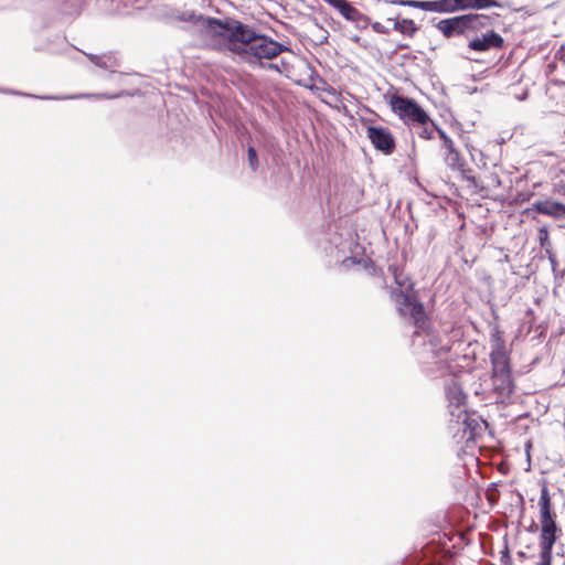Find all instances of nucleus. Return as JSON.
<instances>
[{
	"mask_svg": "<svg viewBox=\"0 0 565 565\" xmlns=\"http://www.w3.org/2000/svg\"><path fill=\"white\" fill-rule=\"evenodd\" d=\"M393 276L398 289L392 296L397 309L404 318L414 323L416 330L413 334V345L417 355L426 366L427 372L434 375H445L450 372V341L428 328V320L423 305L417 301L413 284L409 278L397 268H393Z\"/></svg>",
	"mask_w": 565,
	"mask_h": 565,
	"instance_id": "nucleus-1",
	"label": "nucleus"
},
{
	"mask_svg": "<svg viewBox=\"0 0 565 565\" xmlns=\"http://www.w3.org/2000/svg\"><path fill=\"white\" fill-rule=\"evenodd\" d=\"M289 51L287 46L273 39L257 34L248 25L244 24L241 36L234 43V55L241 61L257 64L262 60H273L281 52Z\"/></svg>",
	"mask_w": 565,
	"mask_h": 565,
	"instance_id": "nucleus-2",
	"label": "nucleus"
},
{
	"mask_svg": "<svg viewBox=\"0 0 565 565\" xmlns=\"http://www.w3.org/2000/svg\"><path fill=\"white\" fill-rule=\"evenodd\" d=\"M243 28L244 24L236 20H220L203 15L198 30L209 44L233 54L234 43L238 41Z\"/></svg>",
	"mask_w": 565,
	"mask_h": 565,
	"instance_id": "nucleus-3",
	"label": "nucleus"
},
{
	"mask_svg": "<svg viewBox=\"0 0 565 565\" xmlns=\"http://www.w3.org/2000/svg\"><path fill=\"white\" fill-rule=\"evenodd\" d=\"M540 505V559L537 565H552V550L556 542V532L558 531L555 522V513L552 512L551 498L546 487L541 490L539 500Z\"/></svg>",
	"mask_w": 565,
	"mask_h": 565,
	"instance_id": "nucleus-4",
	"label": "nucleus"
},
{
	"mask_svg": "<svg viewBox=\"0 0 565 565\" xmlns=\"http://www.w3.org/2000/svg\"><path fill=\"white\" fill-rule=\"evenodd\" d=\"M391 104L393 110L405 121L425 124L429 119L428 114L413 99L395 96Z\"/></svg>",
	"mask_w": 565,
	"mask_h": 565,
	"instance_id": "nucleus-5",
	"label": "nucleus"
},
{
	"mask_svg": "<svg viewBox=\"0 0 565 565\" xmlns=\"http://www.w3.org/2000/svg\"><path fill=\"white\" fill-rule=\"evenodd\" d=\"M367 138L377 150L386 154L392 153L395 148L394 137L386 128L375 126L367 127Z\"/></svg>",
	"mask_w": 565,
	"mask_h": 565,
	"instance_id": "nucleus-6",
	"label": "nucleus"
},
{
	"mask_svg": "<svg viewBox=\"0 0 565 565\" xmlns=\"http://www.w3.org/2000/svg\"><path fill=\"white\" fill-rule=\"evenodd\" d=\"M503 44L504 40L499 33L494 31H487L481 36L472 39L469 42L468 47L477 52H486L491 49H502Z\"/></svg>",
	"mask_w": 565,
	"mask_h": 565,
	"instance_id": "nucleus-7",
	"label": "nucleus"
},
{
	"mask_svg": "<svg viewBox=\"0 0 565 565\" xmlns=\"http://www.w3.org/2000/svg\"><path fill=\"white\" fill-rule=\"evenodd\" d=\"M465 21L463 15L452 17L440 20L436 28L445 38L449 39L454 35H462L466 32Z\"/></svg>",
	"mask_w": 565,
	"mask_h": 565,
	"instance_id": "nucleus-8",
	"label": "nucleus"
},
{
	"mask_svg": "<svg viewBox=\"0 0 565 565\" xmlns=\"http://www.w3.org/2000/svg\"><path fill=\"white\" fill-rule=\"evenodd\" d=\"M491 379L493 390L501 398H505L511 395L514 387L511 373L492 374Z\"/></svg>",
	"mask_w": 565,
	"mask_h": 565,
	"instance_id": "nucleus-9",
	"label": "nucleus"
},
{
	"mask_svg": "<svg viewBox=\"0 0 565 565\" xmlns=\"http://www.w3.org/2000/svg\"><path fill=\"white\" fill-rule=\"evenodd\" d=\"M170 18L174 21L190 23L198 29L203 14L196 12L193 9L180 8L173 9L170 13Z\"/></svg>",
	"mask_w": 565,
	"mask_h": 565,
	"instance_id": "nucleus-10",
	"label": "nucleus"
},
{
	"mask_svg": "<svg viewBox=\"0 0 565 565\" xmlns=\"http://www.w3.org/2000/svg\"><path fill=\"white\" fill-rule=\"evenodd\" d=\"M492 374L511 373L509 352H490Z\"/></svg>",
	"mask_w": 565,
	"mask_h": 565,
	"instance_id": "nucleus-11",
	"label": "nucleus"
},
{
	"mask_svg": "<svg viewBox=\"0 0 565 565\" xmlns=\"http://www.w3.org/2000/svg\"><path fill=\"white\" fill-rule=\"evenodd\" d=\"M463 17L466 20L465 21L466 31L467 30L477 31V30L483 29L486 26H489L492 22L491 17H489L487 14L469 13V14H463Z\"/></svg>",
	"mask_w": 565,
	"mask_h": 565,
	"instance_id": "nucleus-12",
	"label": "nucleus"
},
{
	"mask_svg": "<svg viewBox=\"0 0 565 565\" xmlns=\"http://www.w3.org/2000/svg\"><path fill=\"white\" fill-rule=\"evenodd\" d=\"M388 22H392V29L402 33L403 35L413 38L417 31L418 26L416 23L411 19H387Z\"/></svg>",
	"mask_w": 565,
	"mask_h": 565,
	"instance_id": "nucleus-13",
	"label": "nucleus"
},
{
	"mask_svg": "<svg viewBox=\"0 0 565 565\" xmlns=\"http://www.w3.org/2000/svg\"><path fill=\"white\" fill-rule=\"evenodd\" d=\"M460 10L459 0H433L429 1V12L451 13Z\"/></svg>",
	"mask_w": 565,
	"mask_h": 565,
	"instance_id": "nucleus-14",
	"label": "nucleus"
},
{
	"mask_svg": "<svg viewBox=\"0 0 565 565\" xmlns=\"http://www.w3.org/2000/svg\"><path fill=\"white\" fill-rule=\"evenodd\" d=\"M501 8L497 0H459L460 10H483L489 8Z\"/></svg>",
	"mask_w": 565,
	"mask_h": 565,
	"instance_id": "nucleus-15",
	"label": "nucleus"
},
{
	"mask_svg": "<svg viewBox=\"0 0 565 565\" xmlns=\"http://www.w3.org/2000/svg\"><path fill=\"white\" fill-rule=\"evenodd\" d=\"M535 210L545 215L559 216L565 214V206L561 203L553 201H542L535 203Z\"/></svg>",
	"mask_w": 565,
	"mask_h": 565,
	"instance_id": "nucleus-16",
	"label": "nucleus"
},
{
	"mask_svg": "<svg viewBox=\"0 0 565 565\" xmlns=\"http://www.w3.org/2000/svg\"><path fill=\"white\" fill-rule=\"evenodd\" d=\"M446 394L451 406L460 407L465 403L466 395L456 383L447 387Z\"/></svg>",
	"mask_w": 565,
	"mask_h": 565,
	"instance_id": "nucleus-17",
	"label": "nucleus"
},
{
	"mask_svg": "<svg viewBox=\"0 0 565 565\" xmlns=\"http://www.w3.org/2000/svg\"><path fill=\"white\" fill-rule=\"evenodd\" d=\"M490 347L491 352L508 351L503 339V332L498 327H494L490 333Z\"/></svg>",
	"mask_w": 565,
	"mask_h": 565,
	"instance_id": "nucleus-18",
	"label": "nucleus"
},
{
	"mask_svg": "<svg viewBox=\"0 0 565 565\" xmlns=\"http://www.w3.org/2000/svg\"><path fill=\"white\" fill-rule=\"evenodd\" d=\"M87 57L92 63L97 65L102 68H113L117 65L116 60L111 55L103 54V55H95V54H87Z\"/></svg>",
	"mask_w": 565,
	"mask_h": 565,
	"instance_id": "nucleus-19",
	"label": "nucleus"
},
{
	"mask_svg": "<svg viewBox=\"0 0 565 565\" xmlns=\"http://www.w3.org/2000/svg\"><path fill=\"white\" fill-rule=\"evenodd\" d=\"M417 125H418V128H417L418 136L426 140L433 139L435 136V132H438V130H440L439 128H437V126L430 118L427 120V122L417 124Z\"/></svg>",
	"mask_w": 565,
	"mask_h": 565,
	"instance_id": "nucleus-20",
	"label": "nucleus"
},
{
	"mask_svg": "<svg viewBox=\"0 0 565 565\" xmlns=\"http://www.w3.org/2000/svg\"><path fill=\"white\" fill-rule=\"evenodd\" d=\"M388 3L392 4H398L404 7H411L416 9H422L424 11H428L429 8V1H422V0H385Z\"/></svg>",
	"mask_w": 565,
	"mask_h": 565,
	"instance_id": "nucleus-21",
	"label": "nucleus"
},
{
	"mask_svg": "<svg viewBox=\"0 0 565 565\" xmlns=\"http://www.w3.org/2000/svg\"><path fill=\"white\" fill-rule=\"evenodd\" d=\"M445 160L447 166L450 167L451 169L462 171L463 162L459 152L456 149H451V151H448L446 153Z\"/></svg>",
	"mask_w": 565,
	"mask_h": 565,
	"instance_id": "nucleus-22",
	"label": "nucleus"
},
{
	"mask_svg": "<svg viewBox=\"0 0 565 565\" xmlns=\"http://www.w3.org/2000/svg\"><path fill=\"white\" fill-rule=\"evenodd\" d=\"M248 163L253 171L258 168V158L257 152L253 147H249L247 150Z\"/></svg>",
	"mask_w": 565,
	"mask_h": 565,
	"instance_id": "nucleus-23",
	"label": "nucleus"
},
{
	"mask_svg": "<svg viewBox=\"0 0 565 565\" xmlns=\"http://www.w3.org/2000/svg\"><path fill=\"white\" fill-rule=\"evenodd\" d=\"M438 135L443 140V146L447 150V152L451 151V149H455L452 140L446 135L444 130H438Z\"/></svg>",
	"mask_w": 565,
	"mask_h": 565,
	"instance_id": "nucleus-24",
	"label": "nucleus"
},
{
	"mask_svg": "<svg viewBox=\"0 0 565 565\" xmlns=\"http://www.w3.org/2000/svg\"><path fill=\"white\" fill-rule=\"evenodd\" d=\"M372 30L379 34H388L393 29L384 25L381 22H374L372 23Z\"/></svg>",
	"mask_w": 565,
	"mask_h": 565,
	"instance_id": "nucleus-25",
	"label": "nucleus"
},
{
	"mask_svg": "<svg viewBox=\"0 0 565 565\" xmlns=\"http://www.w3.org/2000/svg\"><path fill=\"white\" fill-rule=\"evenodd\" d=\"M539 242L542 247H545L548 244V231L546 230V227L540 228Z\"/></svg>",
	"mask_w": 565,
	"mask_h": 565,
	"instance_id": "nucleus-26",
	"label": "nucleus"
},
{
	"mask_svg": "<svg viewBox=\"0 0 565 565\" xmlns=\"http://www.w3.org/2000/svg\"><path fill=\"white\" fill-rule=\"evenodd\" d=\"M267 66H268L269 70H273V71H276L278 73H281L282 72L281 67H285L286 63L281 61L280 64H278V63H269Z\"/></svg>",
	"mask_w": 565,
	"mask_h": 565,
	"instance_id": "nucleus-27",
	"label": "nucleus"
},
{
	"mask_svg": "<svg viewBox=\"0 0 565 565\" xmlns=\"http://www.w3.org/2000/svg\"><path fill=\"white\" fill-rule=\"evenodd\" d=\"M561 192L565 195V183L561 185Z\"/></svg>",
	"mask_w": 565,
	"mask_h": 565,
	"instance_id": "nucleus-28",
	"label": "nucleus"
},
{
	"mask_svg": "<svg viewBox=\"0 0 565 565\" xmlns=\"http://www.w3.org/2000/svg\"><path fill=\"white\" fill-rule=\"evenodd\" d=\"M559 54H562V57L565 56V52H564V49H561V52Z\"/></svg>",
	"mask_w": 565,
	"mask_h": 565,
	"instance_id": "nucleus-29",
	"label": "nucleus"
},
{
	"mask_svg": "<svg viewBox=\"0 0 565 565\" xmlns=\"http://www.w3.org/2000/svg\"><path fill=\"white\" fill-rule=\"evenodd\" d=\"M559 54H562V57L565 56V52H564V49H561V52Z\"/></svg>",
	"mask_w": 565,
	"mask_h": 565,
	"instance_id": "nucleus-30",
	"label": "nucleus"
}]
</instances>
